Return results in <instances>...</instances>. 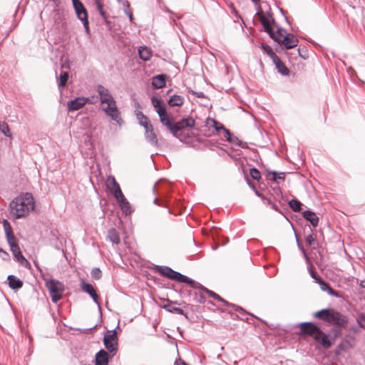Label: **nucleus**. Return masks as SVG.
Segmentation results:
<instances>
[{"instance_id": "obj_1", "label": "nucleus", "mask_w": 365, "mask_h": 365, "mask_svg": "<svg viewBox=\"0 0 365 365\" xmlns=\"http://www.w3.org/2000/svg\"><path fill=\"white\" fill-rule=\"evenodd\" d=\"M97 91L100 96V100L102 104L106 103L107 106L103 110L113 120L115 121L118 125L123 123V120L120 117V114L115 104V101L110 94L108 89L102 85L97 86Z\"/></svg>"}, {"instance_id": "obj_2", "label": "nucleus", "mask_w": 365, "mask_h": 365, "mask_svg": "<svg viewBox=\"0 0 365 365\" xmlns=\"http://www.w3.org/2000/svg\"><path fill=\"white\" fill-rule=\"evenodd\" d=\"M10 207L16 219L26 216L34 208V200L30 192H26L16 197L10 202Z\"/></svg>"}, {"instance_id": "obj_3", "label": "nucleus", "mask_w": 365, "mask_h": 365, "mask_svg": "<svg viewBox=\"0 0 365 365\" xmlns=\"http://www.w3.org/2000/svg\"><path fill=\"white\" fill-rule=\"evenodd\" d=\"M191 287L193 289H201V290L205 292L210 297L213 298L214 299H215L220 302H222L225 306L227 307V309H225V311H227V313L230 314V317H232L234 319H235L234 312H237L241 316L250 315L252 317H253L254 319H262L261 318L256 317L253 314L246 311L242 307H241L238 305L234 304L229 303L228 302H227L226 300L222 299L219 294H217V293H215V292H213L212 290L207 289L206 287H203L201 284H200L199 287Z\"/></svg>"}, {"instance_id": "obj_4", "label": "nucleus", "mask_w": 365, "mask_h": 365, "mask_svg": "<svg viewBox=\"0 0 365 365\" xmlns=\"http://www.w3.org/2000/svg\"><path fill=\"white\" fill-rule=\"evenodd\" d=\"M154 270L162 276L166 277L172 280H175L178 282L186 283L190 285V287H199L200 283L195 282L191 278L184 275L178 272H176L167 266L155 265Z\"/></svg>"}, {"instance_id": "obj_5", "label": "nucleus", "mask_w": 365, "mask_h": 365, "mask_svg": "<svg viewBox=\"0 0 365 365\" xmlns=\"http://www.w3.org/2000/svg\"><path fill=\"white\" fill-rule=\"evenodd\" d=\"M77 18L82 22L86 33L90 35L88 11L81 0H71Z\"/></svg>"}, {"instance_id": "obj_6", "label": "nucleus", "mask_w": 365, "mask_h": 365, "mask_svg": "<svg viewBox=\"0 0 365 365\" xmlns=\"http://www.w3.org/2000/svg\"><path fill=\"white\" fill-rule=\"evenodd\" d=\"M46 287L49 292L53 302H57L62 297L64 291V285L61 282L51 279L46 280Z\"/></svg>"}, {"instance_id": "obj_7", "label": "nucleus", "mask_w": 365, "mask_h": 365, "mask_svg": "<svg viewBox=\"0 0 365 365\" xmlns=\"http://www.w3.org/2000/svg\"><path fill=\"white\" fill-rule=\"evenodd\" d=\"M257 15L259 16L261 24L263 26L264 31L267 33L271 38H273L275 36V34L272 25L275 24V21L272 16V14L270 12H268V16H266L261 7L258 6V8H257Z\"/></svg>"}, {"instance_id": "obj_8", "label": "nucleus", "mask_w": 365, "mask_h": 365, "mask_svg": "<svg viewBox=\"0 0 365 365\" xmlns=\"http://www.w3.org/2000/svg\"><path fill=\"white\" fill-rule=\"evenodd\" d=\"M103 343L106 349L111 354V356H114L118 349V339L115 329L106 332L103 337Z\"/></svg>"}, {"instance_id": "obj_9", "label": "nucleus", "mask_w": 365, "mask_h": 365, "mask_svg": "<svg viewBox=\"0 0 365 365\" xmlns=\"http://www.w3.org/2000/svg\"><path fill=\"white\" fill-rule=\"evenodd\" d=\"M312 317L319 319H346L343 314L333 309H323L313 312Z\"/></svg>"}, {"instance_id": "obj_10", "label": "nucleus", "mask_w": 365, "mask_h": 365, "mask_svg": "<svg viewBox=\"0 0 365 365\" xmlns=\"http://www.w3.org/2000/svg\"><path fill=\"white\" fill-rule=\"evenodd\" d=\"M195 121L192 117L182 118L180 120L174 123L172 135L180 140H182L178 132L186 128H192L195 127Z\"/></svg>"}, {"instance_id": "obj_11", "label": "nucleus", "mask_w": 365, "mask_h": 365, "mask_svg": "<svg viewBox=\"0 0 365 365\" xmlns=\"http://www.w3.org/2000/svg\"><path fill=\"white\" fill-rule=\"evenodd\" d=\"M279 44L284 45L286 49H291L298 45L299 41L292 34H287L283 38L275 36L272 38Z\"/></svg>"}, {"instance_id": "obj_12", "label": "nucleus", "mask_w": 365, "mask_h": 365, "mask_svg": "<svg viewBox=\"0 0 365 365\" xmlns=\"http://www.w3.org/2000/svg\"><path fill=\"white\" fill-rule=\"evenodd\" d=\"M300 334H307L314 337V334L320 329L317 326L312 323L311 322H302L299 324Z\"/></svg>"}, {"instance_id": "obj_13", "label": "nucleus", "mask_w": 365, "mask_h": 365, "mask_svg": "<svg viewBox=\"0 0 365 365\" xmlns=\"http://www.w3.org/2000/svg\"><path fill=\"white\" fill-rule=\"evenodd\" d=\"M313 338L316 342L320 344L325 349H329L332 345V342L328 338V336L321 329H319V331L314 334Z\"/></svg>"}, {"instance_id": "obj_14", "label": "nucleus", "mask_w": 365, "mask_h": 365, "mask_svg": "<svg viewBox=\"0 0 365 365\" xmlns=\"http://www.w3.org/2000/svg\"><path fill=\"white\" fill-rule=\"evenodd\" d=\"M88 99L86 97H76L68 102V111H76L81 109L87 103Z\"/></svg>"}, {"instance_id": "obj_15", "label": "nucleus", "mask_w": 365, "mask_h": 365, "mask_svg": "<svg viewBox=\"0 0 365 365\" xmlns=\"http://www.w3.org/2000/svg\"><path fill=\"white\" fill-rule=\"evenodd\" d=\"M81 288L82 291L88 294L90 297L93 299V302L96 303L98 305H99L98 302V296L93 287V286L90 284L86 282L83 279H82L81 282Z\"/></svg>"}, {"instance_id": "obj_16", "label": "nucleus", "mask_w": 365, "mask_h": 365, "mask_svg": "<svg viewBox=\"0 0 365 365\" xmlns=\"http://www.w3.org/2000/svg\"><path fill=\"white\" fill-rule=\"evenodd\" d=\"M158 111L159 112H158V114L160 123L163 125L166 126L168 128V129L172 133V130H173V128L174 124L171 123L170 119V116L167 113L166 109L161 108Z\"/></svg>"}, {"instance_id": "obj_17", "label": "nucleus", "mask_w": 365, "mask_h": 365, "mask_svg": "<svg viewBox=\"0 0 365 365\" xmlns=\"http://www.w3.org/2000/svg\"><path fill=\"white\" fill-rule=\"evenodd\" d=\"M145 138L151 145L155 147L158 146V138L154 132L153 125L148 128V130H145Z\"/></svg>"}, {"instance_id": "obj_18", "label": "nucleus", "mask_w": 365, "mask_h": 365, "mask_svg": "<svg viewBox=\"0 0 365 365\" xmlns=\"http://www.w3.org/2000/svg\"><path fill=\"white\" fill-rule=\"evenodd\" d=\"M115 199H116V200H117V202H118V205H119L122 212L125 215H130L131 213V212H132L131 207H130L129 202L125 198L124 195H120V197H118Z\"/></svg>"}, {"instance_id": "obj_19", "label": "nucleus", "mask_w": 365, "mask_h": 365, "mask_svg": "<svg viewBox=\"0 0 365 365\" xmlns=\"http://www.w3.org/2000/svg\"><path fill=\"white\" fill-rule=\"evenodd\" d=\"M11 251L12 252L16 259L21 263V264L25 265L26 267L30 266L28 260L24 257L20 250L19 245L14 246L13 248H11Z\"/></svg>"}, {"instance_id": "obj_20", "label": "nucleus", "mask_w": 365, "mask_h": 365, "mask_svg": "<svg viewBox=\"0 0 365 365\" xmlns=\"http://www.w3.org/2000/svg\"><path fill=\"white\" fill-rule=\"evenodd\" d=\"M166 78L167 76L165 74H159L155 76L152 79V86L154 88L160 89L165 86L166 84Z\"/></svg>"}, {"instance_id": "obj_21", "label": "nucleus", "mask_w": 365, "mask_h": 365, "mask_svg": "<svg viewBox=\"0 0 365 365\" xmlns=\"http://www.w3.org/2000/svg\"><path fill=\"white\" fill-rule=\"evenodd\" d=\"M303 217L308 222L311 223V225L316 227L319 224V217L316 215V214L311 210H304L302 213Z\"/></svg>"}, {"instance_id": "obj_22", "label": "nucleus", "mask_w": 365, "mask_h": 365, "mask_svg": "<svg viewBox=\"0 0 365 365\" xmlns=\"http://www.w3.org/2000/svg\"><path fill=\"white\" fill-rule=\"evenodd\" d=\"M316 283H317L322 291H326L328 292V294L331 296H334L336 297H339L340 294L334 289H333L328 283H327L324 280H323L322 278H319Z\"/></svg>"}, {"instance_id": "obj_23", "label": "nucleus", "mask_w": 365, "mask_h": 365, "mask_svg": "<svg viewBox=\"0 0 365 365\" xmlns=\"http://www.w3.org/2000/svg\"><path fill=\"white\" fill-rule=\"evenodd\" d=\"M108 354L103 349L100 350L96 354V365H108Z\"/></svg>"}, {"instance_id": "obj_24", "label": "nucleus", "mask_w": 365, "mask_h": 365, "mask_svg": "<svg viewBox=\"0 0 365 365\" xmlns=\"http://www.w3.org/2000/svg\"><path fill=\"white\" fill-rule=\"evenodd\" d=\"M9 287L14 290L21 289L23 287V282L16 276L10 274L7 277Z\"/></svg>"}, {"instance_id": "obj_25", "label": "nucleus", "mask_w": 365, "mask_h": 365, "mask_svg": "<svg viewBox=\"0 0 365 365\" xmlns=\"http://www.w3.org/2000/svg\"><path fill=\"white\" fill-rule=\"evenodd\" d=\"M274 64L277 69V71L282 74V76H288L289 73V68L285 66V64L280 60L279 57H277V59L272 61Z\"/></svg>"}, {"instance_id": "obj_26", "label": "nucleus", "mask_w": 365, "mask_h": 365, "mask_svg": "<svg viewBox=\"0 0 365 365\" xmlns=\"http://www.w3.org/2000/svg\"><path fill=\"white\" fill-rule=\"evenodd\" d=\"M185 101V99L182 96L179 95H173L170 97V98L168 101V104L170 107H180L183 105Z\"/></svg>"}, {"instance_id": "obj_27", "label": "nucleus", "mask_w": 365, "mask_h": 365, "mask_svg": "<svg viewBox=\"0 0 365 365\" xmlns=\"http://www.w3.org/2000/svg\"><path fill=\"white\" fill-rule=\"evenodd\" d=\"M266 178L268 180H272L276 182H279V180H284V173H279V174L275 171H267L266 173Z\"/></svg>"}, {"instance_id": "obj_28", "label": "nucleus", "mask_w": 365, "mask_h": 365, "mask_svg": "<svg viewBox=\"0 0 365 365\" xmlns=\"http://www.w3.org/2000/svg\"><path fill=\"white\" fill-rule=\"evenodd\" d=\"M111 182L113 187L110 188V192L115 197V198H117L118 197L123 195L119 184L116 182L114 177H111Z\"/></svg>"}, {"instance_id": "obj_29", "label": "nucleus", "mask_w": 365, "mask_h": 365, "mask_svg": "<svg viewBox=\"0 0 365 365\" xmlns=\"http://www.w3.org/2000/svg\"><path fill=\"white\" fill-rule=\"evenodd\" d=\"M68 73L66 71H61L59 77H57V84L59 90L65 88L68 80Z\"/></svg>"}, {"instance_id": "obj_30", "label": "nucleus", "mask_w": 365, "mask_h": 365, "mask_svg": "<svg viewBox=\"0 0 365 365\" xmlns=\"http://www.w3.org/2000/svg\"><path fill=\"white\" fill-rule=\"evenodd\" d=\"M139 57L141 60L147 61L151 56V51L147 46H140L138 48Z\"/></svg>"}, {"instance_id": "obj_31", "label": "nucleus", "mask_w": 365, "mask_h": 365, "mask_svg": "<svg viewBox=\"0 0 365 365\" xmlns=\"http://www.w3.org/2000/svg\"><path fill=\"white\" fill-rule=\"evenodd\" d=\"M163 308L169 312L182 314L185 316L186 318H187V315L184 313V311L180 307H178L175 305V304L169 303L168 304L164 305Z\"/></svg>"}, {"instance_id": "obj_32", "label": "nucleus", "mask_w": 365, "mask_h": 365, "mask_svg": "<svg viewBox=\"0 0 365 365\" xmlns=\"http://www.w3.org/2000/svg\"><path fill=\"white\" fill-rule=\"evenodd\" d=\"M107 237L113 244L118 245L120 242V235L115 228H111L108 230Z\"/></svg>"}, {"instance_id": "obj_33", "label": "nucleus", "mask_w": 365, "mask_h": 365, "mask_svg": "<svg viewBox=\"0 0 365 365\" xmlns=\"http://www.w3.org/2000/svg\"><path fill=\"white\" fill-rule=\"evenodd\" d=\"M151 102L157 113H158V110H160L161 108L166 109V106L163 101L156 96H153L151 98Z\"/></svg>"}, {"instance_id": "obj_34", "label": "nucleus", "mask_w": 365, "mask_h": 365, "mask_svg": "<svg viewBox=\"0 0 365 365\" xmlns=\"http://www.w3.org/2000/svg\"><path fill=\"white\" fill-rule=\"evenodd\" d=\"M261 48H262L263 51L266 53L272 61L274 60L275 58L277 59V57H278V56L273 51L272 48L269 45L262 43L261 44Z\"/></svg>"}, {"instance_id": "obj_35", "label": "nucleus", "mask_w": 365, "mask_h": 365, "mask_svg": "<svg viewBox=\"0 0 365 365\" xmlns=\"http://www.w3.org/2000/svg\"><path fill=\"white\" fill-rule=\"evenodd\" d=\"M288 204H289V207L294 212H299L302 209V202L295 198L289 200Z\"/></svg>"}, {"instance_id": "obj_36", "label": "nucleus", "mask_w": 365, "mask_h": 365, "mask_svg": "<svg viewBox=\"0 0 365 365\" xmlns=\"http://www.w3.org/2000/svg\"><path fill=\"white\" fill-rule=\"evenodd\" d=\"M6 237L10 248H13L14 246L18 245L16 241V237L14 235L13 230L10 232H5Z\"/></svg>"}, {"instance_id": "obj_37", "label": "nucleus", "mask_w": 365, "mask_h": 365, "mask_svg": "<svg viewBox=\"0 0 365 365\" xmlns=\"http://www.w3.org/2000/svg\"><path fill=\"white\" fill-rule=\"evenodd\" d=\"M91 275L93 279L98 280L102 277V272L98 267H94L91 272Z\"/></svg>"}, {"instance_id": "obj_38", "label": "nucleus", "mask_w": 365, "mask_h": 365, "mask_svg": "<svg viewBox=\"0 0 365 365\" xmlns=\"http://www.w3.org/2000/svg\"><path fill=\"white\" fill-rule=\"evenodd\" d=\"M298 53H299V56L303 58V59H307L309 58V51L307 48L306 46H299V48H298Z\"/></svg>"}, {"instance_id": "obj_39", "label": "nucleus", "mask_w": 365, "mask_h": 365, "mask_svg": "<svg viewBox=\"0 0 365 365\" xmlns=\"http://www.w3.org/2000/svg\"><path fill=\"white\" fill-rule=\"evenodd\" d=\"M250 173L253 180H259L261 179V173L256 168H251Z\"/></svg>"}, {"instance_id": "obj_40", "label": "nucleus", "mask_w": 365, "mask_h": 365, "mask_svg": "<svg viewBox=\"0 0 365 365\" xmlns=\"http://www.w3.org/2000/svg\"><path fill=\"white\" fill-rule=\"evenodd\" d=\"M0 130L6 136H8V137L11 136L10 129H9V125L6 123H3L0 124Z\"/></svg>"}, {"instance_id": "obj_41", "label": "nucleus", "mask_w": 365, "mask_h": 365, "mask_svg": "<svg viewBox=\"0 0 365 365\" xmlns=\"http://www.w3.org/2000/svg\"><path fill=\"white\" fill-rule=\"evenodd\" d=\"M296 241H297V247H299V249L301 250V252H302L303 255H304V257L305 258L306 261L307 262H309V257L308 255H307V252L305 251V249L304 248L302 244L299 242V239L297 238V237L296 236Z\"/></svg>"}, {"instance_id": "obj_42", "label": "nucleus", "mask_w": 365, "mask_h": 365, "mask_svg": "<svg viewBox=\"0 0 365 365\" xmlns=\"http://www.w3.org/2000/svg\"><path fill=\"white\" fill-rule=\"evenodd\" d=\"M139 124L143 126L145 130H148V128H150L153 125L150 123V120L147 116L145 118H143L139 121Z\"/></svg>"}, {"instance_id": "obj_43", "label": "nucleus", "mask_w": 365, "mask_h": 365, "mask_svg": "<svg viewBox=\"0 0 365 365\" xmlns=\"http://www.w3.org/2000/svg\"><path fill=\"white\" fill-rule=\"evenodd\" d=\"M305 241L307 244H308L309 246H314L315 245H318V242L315 240V238L313 237L312 235L309 234L308 235L306 238Z\"/></svg>"}, {"instance_id": "obj_44", "label": "nucleus", "mask_w": 365, "mask_h": 365, "mask_svg": "<svg viewBox=\"0 0 365 365\" xmlns=\"http://www.w3.org/2000/svg\"><path fill=\"white\" fill-rule=\"evenodd\" d=\"M308 271H309V274L312 277V278H313L314 279L315 282L320 278L317 276V273L314 270L312 264L309 262Z\"/></svg>"}, {"instance_id": "obj_45", "label": "nucleus", "mask_w": 365, "mask_h": 365, "mask_svg": "<svg viewBox=\"0 0 365 365\" xmlns=\"http://www.w3.org/2000/svg\"><path fill=\"white\" fill-rule=\"evenodd\" d=\"M220 128H222V130H223L225 133V137L226 138V140L228 142L232 141V135L230 133V131L228 129L225 128L223 125H220Z\"/></svg>"}, {"instance_id": "obj_46", "label": "nucleus", "mask_w": 365, "mask_h": 365, "mask_svg": "<svg viewBox=\"0 0 365 365\" xmlns=\"http://www.w3.org/2000/svg\"><path fill=\"white\" fill-rule=\"evenodd\" d=\"M229 143L235 144V145H239V146H240L242 148H246V145H245L246 143L242 142L240 140H239L238 138H237L235 136H232V141H230Z\"/></svg>"}, {"instance_id": "obj_47", "label": "nucleus", "mask_w": 365, "mask_h": 365, "mask_svg": "<svg viewBox=\"0 0 365 365\" xmlns=\"http://www.w3.org/2000/svg\"><path fill=\"white\" fill-rule=\"evenodd\" d=\"M2 223L5 232L12 231L11 226L8 220H3Z\"/></svg>"}, {"instance_id": "obj_48", "label": "nucleus", "mask_w": 365, "mask_h": 365, "mask_svg": "<svg viewBox=\"0 0 365 365\" xmlns=\"http://www.w3.org/2000/svg\"><path fill=\"white\" fill-rule=\"evenodd\" d=\"M195 294V299L196 302L204 303L205 302V297L203 296L202 294H197L196 292L194 293Z\"/></svg>"}, {"instance_id": "obj_49", "label": "nucleus", "mask_w": 365, "mask_h": 365, "mask_svg": "<svg viewBox=\"0 0 365 365\" xmlns=\"http://www.w3.org/2000/svg\"><path fill=\"white\" fill-rule=\"evenodd\" d=\"M0 256L3 260L8 261L10 259L9 253L0 247Z\"/></svg>"}, {"instance_id": "obj_50", "label": "nucleus", "mask_w": 365, "mask_h": 365, "mask_svg": "<svg viewBox=\"0 0 365 365\" xmlns=\"http://www.w3.org/2000/svg\"><path fill=\"white\" fill-rule=\"evenodd\" d=\"M247 184L252 188V190L255 191V195L258 197H262V195L259 193V192L257 190L256 187L255 186V185L251 182V181L247 178Z\"/></svg>"}, {"instance_id": "obj_51", "label": "nucleus", "mask_w": 365, "mask_h": 365, "mask_svg": "<svg viewBox=\"0 0 365 365\" xmlns=\"http://www.w3.org/2000/svg\"><path fill=\"white\" fill-rule=\"evenodd\" d=\"M285 30L279 26L277 29V31H274V34L277 36H279L281 38H283L285 35L283 34V33H285Z\"/></svg>"}, {"instance_id": "obj_52", "label": "nucleus", "mask_w": 365, "mask_h": 365, "mask_svg": "<svg viewBox=\"0 0 365 365\" xmlns=\"http://www.w3.org/2000/svg\"><path fill=\"white\" fill-rule=\"evenodd\" d=\"M211 121L212 123V126L215 128V129L217 130V131H219L220 130H222V128H220V125H222V123L216 121L214 119H211Z\"/></svg>"}, {"instance_id": "obj_53", "label": "nucleus", "mask_w": 365, "mask_h": 365, "mask_svg": "<svg viewBox=\"0 0 365 365\" xmlns=\"http://www.w3.org/2000/svg\"><path fill=\"white\" fill-rule=\"evenodd\" d=\"M95 1V4L96 5V8H97V10L98 12H101L102 11H103V4L100 1V0H94Z\"/></svg>"}, {"instance_id": "obj_54", "label": "nucleus", "mask_w": 365, "mask_h": 365, "mask_svg": "<svg viewBox=\"0 0 365 365\" xmlns=\"http://www.w3.org/2000/svg\"><path fill=\"white\" fill-rule=\"evenodd\" d=\"M123 5L124 13L125 14V11H130V3L127 0L121 1Z\"/></svg>"}, {"instance_id": "obj_55", "label": "nucleus", "mask_w": 365, "mask_h": 365, "mask_svg": "<svg viewBox=\"0 0 365 365\" xmlns=\"http://www.w3.org/2000/svg\"><path fill=\"white\" fill-rule=\"evenodd\" d=\"M190 93H192L193 95H195L197 98H205V95L203 92H195L193 91H190Z\"/></svg>"}, {"instance_id": "obj_56", "label": "nucleus", "mask_w": 365, "mask_h": 365, "mask_svg": "<svg viewBox=\"0 0 365 365\" xmlns=\"http://www.w3.org/2000/svg\"><path fill=\"white\" fill-rule=\"evenodd\" d=\"M135 115H136V118L138 120V122L142 120L143 118H145L146 115H145L143 112L141 111H138L135 113Z\"/></svg>"}, {"instance_id": "obj_57", "label": "nucleus", "mask_w": 365, "mask_h": 365, "mask_svg": "<svg viewBox=\"0 0 365 365\" xmlns=\"http://www.w3.org/2000/svg\"><path fill=\"white\" fill-rule=\"evenodd\" d=\"M86 98L88 99L87 103H94L97 101V97L96 96L88 97Z\"/></svg>"}, {"instance_id": "obj_58", "label": "nucleus", "mask_w": 365, "mask_h": 365, "mask_svg": "<svg viewBox=\"0 0 365 365\" xmlns=\"http://www.w3.org/2000/svg\"><path fill=\"white\" fill-rule=\"evenodd\" d=\"M273 190L274 192V193L277 195H282V192L280 189L279 187H275L273 188Z\"/></svg>"}, {"instance_id": "obj_59", "label": "nucleus", "mask_w": 365, "mask_h": 365, "mask_svg": "<svg viewBox=\"0 0 365 365\" xmlns=\"http://www.w3.org/2000/svg\"><path fill=\"white\" fill-rule=\"evenodd\" d=\"M338 326H341V327H344L346 324L347 322L348 321H344V320H341V321H334Z\"/></svg>"}, {"instance_id": "obj_60", "label": "nucleus", "mask_w": 365, "mask_h": 365, "mask_svg": "<svg viewBox=\"0 0 365 365\" xmlns=\"http://www.w3.org/2000/svg\"><path fill=\"white\" fill-rule=\"evenodd\" d=\"M100 15L102 16V18L103 19V20L106 21V23H108V21H107V15H106V11L103 10L101 12H99Z\"/></svg>"}, {"instance_id": "obj_61", "label": "nucleus", "mask_w": 365, "mask_h": 365, "mask_svg": "<svg viewBox=\"0 0 365 365\" xmlns=\"http://www.w3.org/2000/svg\"><path fill=\"white\" fill-rule=\"evenodd\" d=\"M175 365H187L181 359H178L175 361Z\"/></svg>"}, {"instance_id": "obj_62", "label": "nucleus", "mask_w": 365, "mask_h": 365, "mask_svg": "<svg viewBox=\"0 0 365 365\" xmlns=\"http://www.w3.org/2000/svg\"><path fill=\"white\" fill-rule=\"evenodd\" d=\"M125 14L128 16L129 20L130 22H133V16L131 11H125Z\"/></svg>"}, {"instance_id": "obj_63", "label": "nucleus", "mask_w": 365, "mask_h": 365, "mask_svg": "<svg viewBox=\"0 0 365 365\" xmlns=\"http://www.w3.org/2000/svg\"><path fill=\"white\" fill-rule=\"evenodd\" d=\"M261 198H262V200H266V201H267V202L269 205H272V202L271 200H269V199H268V198H266L264 195H262Z\"/></svg>"}, {"instance_id": "obj_64", "label": "nucleus", "mask_w": 365, "mask_h": 365, "mask_svg": "<svg viewBox=\"0 0 365 365\" xmlns=\"http://www.w3.org/2000/svg\"><path fill=\"white\" fill-rule=\"evenodd\" d=\"M359 285L362 288H365V280H361L359 283Z\"/></svg>"}]
</instances>
